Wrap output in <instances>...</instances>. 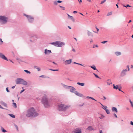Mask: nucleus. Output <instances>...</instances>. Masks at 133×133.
Returning <instances> with one entry per match:
<instances>
[{
    "label": "nucleus",
    "mask_w": 133,
    "mask_h": 133,
    "mask_svg": "<svg viewBox=\"0 0 133 133\" xmlns=\"http://www.w3.org/2000/svg\"><path fill=\"white\" fill-rule=\"evenodd\" d=\"M98 47V46L97 45H94L93 46V48H95V47Z\"/></svg>",
    "instance_id": "09e8293b"
},
{
    "label": "nucleus",
    "mask_w": 133,
    "mask_h": 133,
    "mask_svg": "<svg viewBox=\"0 0 133 133\" xmlns=\"http://www.w3.org/2000/svg\"><path fill=\"white\" fill-rule=\"evenodd\" d=\"M62 2V1L58 0V1H57V2H54V4H57V3H61Z\"/></svg>",
    "instance_id": "cd10ccee"
},
{
    "label": "nucleus",
    "mask_w": 133,
    "mask_h": 133,
    "mask_svg": "<svg viewBox=\"0 0 133 133\" xmlns=\"http://www.w3.org/2000/svg\"><path fill=\"white\" fill-rule=\"evenodd\" d=\"M72 61L71 59H69L68 60H66L64 62V64L65 65L70 64L71 63Z\"/></svg>",
    "instance_id": "9d476101"
},
{
    "label": "nucleus",
    "mask_w": 133,
    "mask_h": 133,
    "mask_svg": "<svg viewBox=\"0 0 133 133\" xmlns=\"http://www.w3.org/2000/svg\"><path fill=\"white\" fill-rule=\"evenodd\" d=\"M74 93L76 95H77L78 96L79 94V92H78L77 91H75L74 92Z\"/></svg>",
    "instance_id": "c756f323"
},
{
    "label": "nucleus",
    "mask_w": 133,
    "mask_h": 133,
    "mask_svg": "<svg viewBox=\"0 0 133 133\" xmlns=\"http://www.w3.org/2000/svg\"><path fill=\"white\" fill-rule=\"evenodd\" d=\"M113 115H114V116L116 118H117V115H116V114L115 113H114V114H113Z\"/></svg>",
    "instance_id": "49530a36"
},
{
    "label": "nucleus",
    "mask_w": 133,
    "mask_h": 133,
    "mask_svg": "<svg viewBox=\"0 0 133 133\" xmlns=\"http://www.w3.org/2000/svg\"><path fill=\"white\" fill-rule=\"evenodd\" d=\"M112 110L113 112L116 113H117L118 112L117 108L115 107H112Z\"/></svg>",
    "instance_id": "4468645a"
},
{
    "label": "nucleus",
    "mask_w": 133,
    "mask_h": 133,
    "mask_svg": "<svg viewBox=\"0 0 133 133\" xmlns=\"http://www.w3.org/2000/svg\"><path fill=\"white\" fill-rule=\"evenodd\" d=\"M17 84H22L25 85L27 84V82L23 79L21 78H18L16 80Z\"/></svg>",
    "instance_id": "39448f33"
},
{
    "label": "nucleus",
    "mask_w": 133,
    "mask_h": 133,
    "mask_svg": "<svg viewBox=\"0 0 133 133\" xmlns=\"http://www.w3.org/2000/svg\"><path fill=\"white\" fill-rule=\"evenodd\" d=\"M37 36L34 35L31 36L30 38V41L31 42H35L37 39Z\"/></svg>",
    "instance_id": "1a4fd4ad"
},
{
    "label": "nucleus",
    "mask_w": 133,
    "mask_h": 133,
    "mask_svg": "<svg viewBox=\"0 0 133 133\" xmlns=\"http://www.w3.org/2000/svg\"><path fill=\"white\" fill-rule=\"evenodd\" d=\"M70 107L63 104L59 103L57 105V109L59 111H65Z\"/></svg>",
    "instance_id": "7ed1b4c3"
},
{
    "label": "nucleus",
    "mask_w": 133,
    "mask_h": 133,
    "mask_svg": "<svg viewBox=\"0 0 133 133\" xmlns=\"http://www.w3.org/2000/svg\"><path fill=\"white\" fill-rule=\"evenodd\" d=\"M36 69H37V70L38 71H40L41 70L40 68H39L38 67L37 68H36Z\"/></svg>",
    "instance_id": "37998d69"
},
{
    "label": "nucleus",
    "mask_w": 133,
    "mask_h": 133,
    "mask_svg": "<svg viewBox=\"0 0 133 133\" xmlns=\"http://www.w3.org/2000/svg\"><path fill=\"white\" fill-rule=\"evenodd\" d=\"M127 68L125 69H123V70H124L125 72H127L128 71H130V68H129V65H127Z\"/></svg>",
    "instance_id": "dca6fc26"
},
{
    "label": "nucleus",
    "mask_w": 133,
    "mask_h": 133,
    "mask_svg": "<svg viewBox=\"0 0 133 133\" xmlns=\"http://www.w3.org/2000/svg\"><path fill=\"white\" fill-rule=\"evenodd\" d=\"M107 107H105V109L104 108V109L105 110L107 114H109L110 113V112L109 110L107 109Z\"/></svg>",
    "instance_id": "aec40b11"
},
{
    "label": "nucleus",
    "mask_w": 133,
    "mask_h": 133,
    "mask_svg": "<svg viewBox=\"0 0 133 133\" xmlns=\"http://www.w3.org/2000/svg\"><path fill=\"white\" fill-rule=\"evenodd\" d=\"M1 104L3 106L5 107L6 108H8L7 104L3 101H2L1 102Z\"/></svg>",
    "instance_id": "2eb2a0df"
},
{
    "label": "nucleus",
    "mask_w": 133,
    "mask_h": 133,
    "mask_svg": "<svg viewBox=\"0 0 133 133\" xmlns=\"http://www.w3.org/2000/svg\"><path fill=\"white\" fill-rule=\"evenodd\" d=\"M78 96L80 97H82V96H83V95L81 94H80V93H79V94Z\"/></svg>",
    "instance_id": "ea45409f"
},
{
    "label": "nucleus",
    "mask_w": 133,
    "mask_h": 133,
    "mask_svg": "<svg viewBox=\"0 0 133 133\" xmlns=\"http://www.w3.org/2000/svg\"><path fill=\"white\" fill-rule=\"evenodd\" d=\"M113 88L114 89H118L117 85H116V86H115L114 84H113Z\"/></svg>",
    "instance_id": "bb28decb"
},
{
    "label": "nucleus",
    "mask_w": 133,
    "mask_h": 133,
    "mask_svg": "<svg viewBox=\"0 0 133 133\" xmlns=\"http://www.w3.org/2000/svg\"><path fill=\"white\" fill-rule=\"evenodd\" d=\"M69 18L71 19L74 22L75 21V20L74 19L73 17L72 16H70V17H69Z\"/></svg>",
    "instance_id": "a878e982"
},
{
    "label": "nucleus",
    "mask_w": 133,
    "mask_h": 133,
    "mask_svg": "<svg viewBox=\"0 0 133 133\" xmlns=\"http://www.w3.org/2000/svg\"><path fill=\"white\" fill-rule=\"evenodd\" d=\"M86 98H91V99L93 100H94L96 101H97L96 99H94V98H93V97H89V96H87V97Z\"/></svg>",
    "instance_id": "393cba45"
},
{
    "label": "nucleus",
    "mask_w": 133,
    "mask_h": 133,
    "mask_svg": "<svg viewBox=\"0 0 133 133\" xmlns=\"http://www.w3.org/2000/svg\"><path fill=\"white\" fill-rule=\"evenodd\" d=\"M13 105H14V108H17V105H16V103H12Z\"/></svg>",
    "instance_id": "72a5a7b5"
},
{
    "label": "nucleus",
    "mask_w": 133,
    "mask_h": 133,
    "mask_svg": "<svg viewBox=\"0 0 133 133\" xmlns=\"http://www.w3.org/2000/svg\"><path fill=\"white\" fill-rule=\"evenodd\" d=\"M0 41L1 42V43H0V44H2L3 43V41L2 40V39L1 38L0 39Z\"/></svg>",
    "instance_id": "79ce46f5"
},
{
    "label": "nucleus",
    "mask_w": 133,
    "mask_h": 133,
    "mask_svg": "<svg viewBox=\"0 0 133 133\" xmlns=\"http://www.w3.org/2000/svg\"><path fill=\"white\" fill-rule=\"evenodd\" d=\"M115 54L117 56H119L121 54V52L119 51L116 52H115Z\"/></svg>",
    "instance_id": "a211bd4d"
},
{
    "label": "nucleus",
    "mask_w": 133,
    "mask_h": 133,
    "mask_svg": "<svg viewBox=\"0 0 133 133\" xmlns=\"http://www.w3.org/2000/svg\"><path fill=\"white\" fill-rule=\"evenodd\" d=\"M103 97L104 98V100H105L106 99V98L105 96H103Z\"/></svg>",
    "instance_id": "e2e57ef3"
},
{
    "label": "nucleus",
    "mask_w": 133,
    "mask_h": 133,
    "mask_svg": "<svg viewBox=\"0 0 133 133\" xmlns=\"http://www.w3.org/2000/svg\"><path fill=\"white\" fill-rule=\"evenodd\" d=\"M50 44L54 45L55 46L57 47H62L65 45V43L60 41H56L50 43Z\"/></svg>",
    "instance_id": "20e7f679"
},
{
    "label": "nucleus",
    "mask_w": 133,
    "mask_h": 133,
    "mask_svg": "<svg viewBox=\"0 0 133 133\" xmlns=\"http://www.w3.org/2000/svg\"><path fill=\"white\" fill-rule=\"evenodd\" d=\"M41 102L45 108H48L50 107L51 104V102L47 97L45 95L42 97Z\"/></svg>",
    "instance_id": "f03ea898"
},
{
    "label": "nucleus",
    "mask_w": 133,
    "mask_h": 133,
    "mask_svg": "<svg viewBox=\"0 0 133 133\" xmlns=\"http://www.w3.org/2000/svg\"><path fill=\"white\" fill-rule=\"evenodd\" d=\"M6 90L7 92H10L9 91V90L8 89V87H7L6 88Z\"/></svg>",
    "instance_id": "c03bdc74"
},
{
    "label": "nucleus",
    "mask_w": 133,
    "mask_h": 133,
    "mask_svg": "<svg viewBox=\"0 0 133 133\" xmlns=\"http://www.w3.org/2000/svg\"><path fill=\"white\" fill-rule=\"evenodd\" d=\"M107 41H104L102 42H101V43H103V44H104V43H107Z\"/></svg>",
    "instance_id": "a18cd8bd"
},
{
    "label": "nucleus",
    "mask_w": 133,
    "mask_h": 133,
    "mask_svg": "<svg viewBox=\"0 0 133 133\" xmlns=\"http://www.w3.org/2000/svg\"><path fill=\"white\" fill-rule=\"evenodd\" d=\"M104 117V116L103 115H101V116L99 117L101 119H102Z\"/></svg>",
    "instance_id": "e433bc0d"
},
{
    "label": "nucleus",
    "mask_w": 133,
    "mask_h": 133,
    "mask_svg": "<svg viewBox=\"0 0 133 133\" xmlns=\"http://www.w3.org/2000/svg\"><path fill=\"white\" fill-rule=\"evenodd\" d=\"M8 19V17L5 16H0V21L3 24H6L7 22Z\"/></svg>",
    "instance_id": "0eeeda50"
},
{
    "label": "nucleus",
    "mask_w": 133,
    "mask_h": 133,
    "mask_svg": "<svg viewBox=\"0 0 133 133\" xmlns=\"http://www.w3.org/2000/svg\"><path fill=\"white\" fill-rule=\"evenodd\" d=\"M78 1L80 3H81L82 2V0H80V1L78 0Z\"/></svg>",
    "instance_id": "69168bd1"
},
{
    "label": "nucleus",
    "mask_w": 133,
    "mask_h": 133,
    "mask_svg": "<svg viewBox=\"0 0 133 133\" xmlns=\"http://www.w3.org/2000/svg\"><path fill=\"white\" fill-rule=\"evenodd\" d=\"M107 83V84L108 85H110L112 84L111 80L110 79H108V80Z\"/></svg>",
    "instance_id": "4be33fe9"
},
{
    "label": "nucleus",
    "mask_w": 133,
    "mask_h": 133,
    "mask_svg": "<svg viewBox=\"0 0 133 133\" xmlns=\"http://www.w3.org/2000/svg\"><path fill=\"white\" fill-rule=\"evenodd\" d=\"M90 67L94 70H96L97 69L95 65H94L91 66Z\"/></svg>",
    "instance_id": "5701e85b"
},
{
    "label": "nucleus",
    "mask_w": 133,
    "mask_h": 133,
    "mask_svg": "<svg viewBox=\"0 0 133 133\" xmlns=\"http://www.w3.org/2000/svg\"><path fill=\"white\" fill-rule=\"evenodd\" d=\"M44 76L43 75H42L41 76H40L39 77H43V78H44Z\"/></svg>",
    "instance_id": "3c124183"
},
{
    "label": "nucleus",
    "mask_w": 133,
    "mask_h": 133,
    "mask_svg": "<svg viewBox=\"0 0 133 133\" xmlns=\"http://www.w3.org/2000/svg\"><path fill=\"white\" fill-rule=\"evenodd\" d=\"M124 6L126 8H127V7H132L131 6H130L128 4H127L126 6H125L124 5Z\"/></svg>",
    "instance_id": "4c0bfd02"
},
{
    "label": "nucleus",
    "mask_w": 133,
    "mask_h": 133,
    "mask_svg": "<svg viewBox=\"0 0 133 133\" xmlns=\"http://www.w3.org/2000/svg\"><path fill=\"white\" fill-rule=\"evenodd\" d=\"M77 13V12L76 11H73V13L74 14H75Z\"/></svg>",
    "instance_id": "13d9d810"
},
{
    "label": "nucleus",
    "mask_w": 133,
    "mask_h": 133,
    "mask_svg": "<svg viewBox=\"0 0 133 133\" xmlns=\"http://www.w3.org/2000/svg\"><path fill=\"white\" fill-rule=\"evenodd\" d=\"M133 68V65H131V68Z\"/></svg>",
    "instance_id": "052dcab7"
},
{
    "label": "nucleus",
    "mask_w": 133,
    "mask_h": 133,
    "mask_svg": "<svg viewBox=\"0 0 133 133\" xmlns=\"http://www.w3.org/2000/svg\"><path fill=\"white\" fill-rule=\"evenodd\" d=\"M130 124L131 125H133V122H132L131 121L130 122Z\"/></svg>",
    "instance_id": "603ef678"
},
{
    "label": "nucleus",
    "mask_w": 133,
    "mask_h": 133,
    "mask_svg": "<svg viewBox=\"0 0 133 133\" xmlns=\"http://www.w3.org/2000/svg\"><path fill=\"white\" fill-rule=\"evenodd\" d=\"M77 64L79 65H81V66H84L83 65H82V64H80V63H78Z\"/></svg>",
    "instance_id": "6e6d98bb"
},
{
    "label": "nucleus",
    "mask_w": 133,
    "mask_h": 133,
    "mask_svg": "<svg viewBox=\"0 0 133 133\" xmlns=\"http://www.w3.org/2000/svg\"><path fill=\"white\" fill-rule=\"evenodd\" d=\"M24 71L27 74H30L31 73V72L28 70H24Z\"/></svg>",
    "instance_id": "7c9ffc66"
},
{
    "label": "nucleus",
    "mask_w": 133,
    "mask_h": 133,
    "mask_svg": "<svg viewBox=\"0 0 133 133\" xmlns=\"http://www.w3.org/2000/svg\"><path fill=\"white\" fill-rule=\"evenodd\" d=\"M118 89L119 91H122V92H123L121 90V89H120V88H118V89Z\"/></svg>",
    "instance_id": "4d7b16f0"
},
{
    "label": "nucleus",
    "mask_w": 133,
    "mask_h": 133,
    "mask_svg": "<svg viewBox=\"0 0 133 133\" xmlns=\"http://www.w3.org/2000/svg\"><path fill=\"white\" fill-rule=\"evenodd\" d=\"M127 75V72H125L123 70L122 71L120 74V75L121 77H123Z\"/></svg>",
    "instance_id": "f8f14e48"
},
{
    "label": "nucleus",
    "mask_w": 133,
    "mask_h": 133,
    "mask_svg": "<svg viewBox=\"0 0 133 133\" xmlns=\"http://www.w3.org/2000/svg\"><path fill=\"white\" fill-rule=\"evenodd\" d=\"M96 28L97 29V32H98L99 30V29H98V28L97 27H96Z\"/></svg>",
    "instance_id": "5fc2aeb1"
},
{
    "label": "nucleus",
    "mask_w": 133,
    "mask_h": 133,
    "mask_svg": "<svg viewBox=\"0 0 133 133\" xmlns=\"http://www.w3.org/2000/svg\"><path fill=\"white\" fill-rule=\"evenodd\" d=\"M99 133H102V130H101L100 131Z\"/></svg>",
    "instance_id": "774afa93"
},
{
    "label": "nucleus",
    "mask_w": 133,
    "mask_h": 133,
    "mask_svg": "<svg viewBox=\"0 0 133 133\" xmlns=\"http://www.w3.org/2000/svg\"><path fill=\"white\" fill-rule=\"evenodd\" d=\"M1 130L3 132H7V131L2 127H1Z\"/></svg>",
    "instance_id": "b1692460"
},
{
    "label": "nucleus",
    "mask_w": 133,
    "mask_h": 133,
    "mask_svg": "<svg viewBox=\"0 0 133 133\" xmlns=\"http://www.w3.org/2000/svg\"><path fill=\"white\" fill-rule=\"evenodd\" d=\"M106 0H104L103 1H101V4H102L104 2H105L106 1Z\"/></svg>",
    "instance_id": "a19ab883"
},
{
    "label": "nucleus",
    "mask_w": 133,
    "mask_h": 133,
    "mask_svg": "<svg viewBox=\"0 0 133 133\" xmlns=\"http://www.w3.org/2000/svg\"><path fill=\"white\" fill-rule=\"evenodd\" d=\"M77 84L83 86L84 85V83H81L80 82H77Z\"/></svg>",
    "instance_id": "412c9836"
},
{
    "label": "nucleus",
    "mask_w": 133,
    "mask_h": 133,
    "mask_svg": "<svg viewBox=\"0 0 133 133\" xmlns=\"http://www.w3.org/2000/svg\"><path fill=\"white\" fill-rule=\"evenodd\" d=\"M61 84L64 88L66 89H69L70 92L74 93L75 89L74 87L66 85L62 83H61Z\"/></svg>",
    "instance_id": "423d86ee"
},
{
    "label": "nucleus",
    "mask_w": 133,
    "mask_h": 133,
    "mask_svg": "<svg viewBox=\"0 0 133 133\" xmlns=\"http://www.w3.org/2000/svg\"><path fill=\"white\" fill-rule=\"evenodd\" d=\"M93 74L95 75V76L97 78H99V77L96 74H95L94 73H93Z\"/></svg>",
    "instance_id": "f704fd0d"
},
{
    "label": "nucleus",
    "mask_w": 133,
    "mask_h": 133,
    "mask_svg": "<svg viewBox=\"0 0 133 133\" xmlns=\"http://www.w3.org/2000/svg\"><path fill=\"white\" fill-rule=\"evenodd\" d=\"M23 15L26 17L29 22L30 23H32L34 20V17L31 16L27 15L25 14H23Z\"/></svg>",
    "instance_id": "6e6552de"
},
{
    "label": "nucleus",
    "mask_w": 133,
    "mask_h": 133,
    "mask_svg": "<svg viewBox=\"0 0 133 133\" xmlns=\"http://www.w3.org/2000/svg\"><path fill=\"white\" fill-rule=\"evenodd\" d=\"M38 115V114L34 108L31 107L29 108L26 112V116L28 117H35Z\"/></svg>",
    "instance_id": "f257e3e1"
},
{
    "label": "nucleus",
    "mask_w": 133,
    "mask_h": 133,
    "mask_svg": "<svg viewBox=\"0 0 133 133\" xmlns=\"http://www.w3.org/2000/svg\"><path fill=\"white\" fill-rule=\"evenodd\" d=\"M51 53V50H49L46 49L45 50L44 53L45 55H48Z\"/></svg>",
    "instance_id": "ddd939ff"
},
{
    "label": "nucleus",
    "mask_w": 133,
    "mask_h": 133,
    "mask_svg": "<svg viewBox=\"0 0 133 133\" xmlns=\"http://www.w3.org/2000/svg\"><path fill=\"white\" fill-rule=\"evenodd\" d=\"M129 102L130 103H131V106L133 108V104L132 103V102L131 101L130 99H129Z\"/></svg>",
    "instance_id": "473e14b6"
},
{
    "label": "nucleus",
    "mask_w": 133,
    "mask_h": 133,
    "mask_svg": "<svg viewBox=\"0 0 133 133\" xmlns=\"http://www.w3.org/2000/svg\"><path fill=\"white\" fill-rule=\"evenodd\" d=\"M0 108L3 109H6L4 108H3L2 107L1 105H0Z\"/></svg>",
    "instance_id": "de8ad7c7"
},
{
    "label": "nucleus",
    "mask_w": 133,
    "mask_h": 133,
    "mask_svg": "<svg viewBox=\"0 0 133 133\" xmlns=\"http://www.w3.org/2000/svg\"><path fill=\"white\" fill-rule=\"evenodd\" d=\"M16 59L17 60H19L20 61V59L19 58H16Z\"/></svg>",
    "instance_id": "bf43d9fd"
},
{
    "label": "nucleus",
    "mask_w": 133,
    "mask_h": 133,
    "mask_svg": "<svg viewBox=\"0 0 133 133\" xmlns=\"http://www.w3.org/2000/svg\"><path fill=\"white\" fill-rule=\"evenodd\" d=\"M87 129L90 130H92V127L91 126H89V127L88 128H87Z\"/></svg>",
    "instance_id": "2f4dec72"
},
{
    "label": "nucleus",
    "mask_w": 133,
    "mask_h": 133,
    "mask_svg": "<svg viewBox=\"0 0 133 133\" xmlns=\"http://www.w3.org/2000/svg\"><path fill=\"white\" fill-rule=\"evenodd\" d=\"M25 90V89H23V90H22L21 92H20V94H21L22 93L23 91H24Z\"/></svg>",
    "instance_id": "8fccbe9b"
},
{
    "label": "nucleus",
    "mask_w": 133,
    "mask_h": 133,
    "mask_svg": "<svg viewBox=\"0 0 133 133\" xmlns=\"http://www.w3.org/2000/svg\"><path fill=\"white\" fill-rule=\"evenodd\" d=\"M34 67L36 69V68H37L38 67L36 65H35Z\"/></svg>",
    "instance_id": "864d4df0"
},
{
    "label": "nucleus",
    "mask_w": 133,
    "mask_h": 133,
    "mask_svg": "<svg viewBox=\"0 0 133 133\" xmlns=\"http://www.w3.org/2000/svg\"><path fill=\"white\" fill-rule=\"evenodd\" d=\"M0 57L4 59L7 61H8L7 58L2 53H0Z\"/></svg>",
    "instance_id": "9b49d317"
},
{
    "label": "nucleus",
    "mask_w": 133,
    "mask_h": 133,
    "mask_svg": "<svg viewBox=\"0 0 133 133\" xmlns=\"http://www.w3.org/2000/svg\"><path fill=\"white\" fill-rule=\"evenodd\" d=\"M9 115L12 117L14 118H15V116L12 114H9Z\"/></svg>",
    "instance_id": "c85d7f7f"
},
{
    "label": "nucleus",
    "mask_w": 133,
    "mask_h": 133,
    "mask_svg": "<svg viewBox=\"0 0 133 133\" xmlns=\"http://www.w3.org/2000/svg\"><path fill=\"white\" fill-rule=\"evenodd\" d=\"M15 86H12V89H14V88H15Z\"/></svg>",
    "instance_id": "0e129e2a"
},
{
    "label": "nucleus",
    "mask_w": 133,
    "mask_h": 133,
    "mask_svg": "<svg viewBox=\"0 0 133 133\" xmlns=\"http://www.w3.org/2000/svg\"><path fill=\"white\" fill-rule=\"evenodd\" d=\"M112 14V11H111V12H108V14L107 15V16H109V15H111Z\"/></svg>",
    "instance_id": "c9c22d12"
},
{
    "label": "nucleus",
    "mask_w": 133,
    "mask_h": 133,
    "mask_svg": "<svg viewBox=\"0 0 133 133\" xmlns=\"http://www.w3.org/2000/svg\"><path fill=\"white\" fill-rule=\"evenodd\" d=\"M87 34L88 36H91L92 37L93 36V35L91 32H90L89 31H87Z\"/></svg>",
    "instance_id": "6ab92c4d"
},
{
    "label": "nucleus",
    "mask_w": 133,
    "mask_h": 133,
    "mask_svg": "<svg viewBox=\"0 0 133 133\" xmlns=\"http://www.w3.org/2000/svg\"><path fill=\"white\" fill-rule=\"evenodd\" d=\"M72 51L74 52H75V49H73L72 50Z\"/></svg>",
    "instance_id": "680f3d73"
},
{
    "label": "nucleus",
    "mask_w": 133,
    "mask_h": 133,
    "mask_svg": "<svg viewBox=\"0 0 133 133\" xmlns=\"http://www.w3.org/2000/svg\"><path fill=\"white\" fill-rule=\"evenodd\" d=\"M52 63L55 64H57L56 63L54 62H53Z\"/></svg>",
    "instance_id": "338daca9"
},
{
    "label": "nucleus",
    "mask_w": 133,
    "mask_h": 133,
    "mask_svg": "<svg viewBox=\"0 0 133 133\" xmlns=\"http://www.w3.org/2000/svg\"><path fill=\"white\" fill-rule=\"evenodd\" d=\"M75 132V133H82L81 130H79L78 129H76Z\"/></svg>",
    "instance_id": "f3484780"
},
{
    "label": "nucleus",
    "mask_w": 133,
    "mask_h": 133,
    "mask_svg": "<svg viewBox=\"0 0 133 133\" xmlns=\"http://www.w3.org/2000/svg\"><path fill=\"white\" fill-rule=\"evenodd\" d=\"M50 70H52V71H58V69L54 70V69H50Z\"/></svg>",
    "instance_id": "58836bf2"
}]
</instances>
